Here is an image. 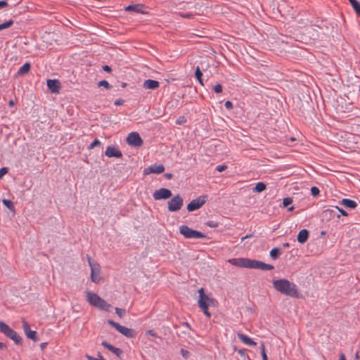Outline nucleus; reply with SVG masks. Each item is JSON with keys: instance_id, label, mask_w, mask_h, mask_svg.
<instances>
[{"instance_id": "aec40b11", "label": "nucleus", "mask_w": 360, "mask_h": 360, "mask_svg": "<svg viewBox=\"0 0 360 360\" xmlns=\"http://www.w3.org/2000/svg\"><path fill=\"white\" fill-rule=\"evenodd\" d=\"M101 345L118 357H120L122 354V351L120 348L112 346V345L108 343L106 341L102 342Z\"/></svg>"}, {"instance_id": "338daca9", "label": "nucleus", "mask_w": 360, "mask_h": 360, "mask_svg": "<svg viewBox=\"0 0 360 360\" xmlns=\"http://www.w3.org/2000/svg\"><path fill=\"white\" fill-rule=\"evenodd\" d=\"M176 123L178 124H180V123H181L180 119H177L176 120Z\"/></svg>"}, {"instance_id": "6e6d98bb", "label": "nucleus", "mask_w": 360, "mask_h": 360, "mask_svg": "<svg viewBox=\"0 0 360 360\" xmlns=\"http://www.w3.org/2000/svg\"><path fill=\"white\" fill-rule=\"evenodd\" d=\"M6 348V345L4 343L0 342V349H4Z\"/></svg>"}, {"instance_id": "39448f33", "label": "nucleus", "mask_w": 360, "mask_h": 360, "mask_svg": "<svg viewBox=\"0 0 360 360\" xmlns=\"http://www.w3.org/2000/svg\"><path fill=\"white\" fill-rule=\"evenodd\" d=\"M247 269H261L264 271H269L274 269V266L269 264H265L262 262L246 259V267Z\"/></svg>"}, {"instance_id": "4468645a", "label": "nucleus", "mask_w": 360, "mask_h": 360, "mask_svg": "<svg viewBox=\"0 0 360 360\" xmlns=\"http://www.w3.org/2000/svg\"><path fill=\"white\" fill-rule=\"evenodd\" d=\"M47 86L50 91L53 94H57L59 92L60 89V82L57 79H48Z\"/></svg>"}, {"instance_id": "e433bc0d", "label": "nucleus", "mask_w": 360, "mask_h": 360, "mask_svg": "<svg viewBox=\"0 0 360 360\" xmlns=\"http://www.w3.org/2000/svg\"><path fill=\"white\" fill-rule=\"evenodd\" d=\"M206 225L211 228H216L219 226V223L214 221H208L206 222Z\"/></svg>"}, {"instance_id": "603ef678", "label": "nucleus", "mask_w": 360, "mask_h": 360, "mask_svg": "<svg viewBox=\"0 0 360 360\" xmlns=\"http://www.w3.org/2000/svg\"><path fill=\"white\" fill-rule=\"evenodd\" d=\"M238 353L242 356H245V349H239L238 351Z\"/></svg>"}, {"instance_id": "72a5a7b5", "label": "nucleus", "mask_w": 360, "mask_h": 360, "mask_svg": "<svg viewBox=\"0 0 360 360\" xmlns=\"http://www.w3.org/2000/svg\"><path fill=\"white\" fill-rule=\"evenodd\" d=\"M98 86H103L104 88H105L106 89H109L111 88V86L110 85V84L108 83V81L106 80H101L98 83Z\"/></svg>"}, {"instance_id": "1a4fd4ad", "label": "nucleus", "mask_w": 360, "mask_h": 360, "mask_svg": "<svg viewBox=\"0 0 360 360\" xmlns=\"http://www.w3.org/2000/svg\"><path fill=\"white\" fill-rule=\"evenodd\" d=\"M207 195H201L194 200H193L187 205V210L189 212H193L200 208L207 201Z\"/></svg>"}, {"instance_id": "c756f323", "label": "nucleus", "mask_w": 360, "mask_h": 360, "mask_svg": "<svg viewBox=\"0 0 360 360\" xmlns=\"http://www.w3.org/2000/svg\"><path fill=\"white\" fill-rule=\"evenodd\" d=\"M281 254V249L278 248H273L270 252V256L272 259H276Z\"/></svg>"}, {"instance_id": "393cba45", "label": "nucleus", "mask_w": 360, "mask_h": 360, "mask_svg": "<svg viewBox=\"0 0 360 360\" xmlns=\"http://www.w3.org/2000/svg\"><path fill=\"white\" fill-rule=\"evenodd\" d=\"M31 65L30 63H25L22 65L18 71V75H25L27 74L30 70Z\"/></svg>"}, {"instance_id": "7c9ffc66", "label": "nucleus", "mask_w": 360, "mask_h": 360, "mask_svg": "<svg viewBox=\"0 0 360 360\" xmlns=\"http://www.w3.org/2000/svg\"><path fill=\"white\" fill-rule=\"evenodd\" d=\"M14 22L12 20H9L4 23L0 24V31L9 28L13 25Z\"/></svg>"}, {"instance_id": "a18cd8bd", "label": "nucleus", "mask_w": 360, "mask_h": 360, "mask_svg": "<svg viewBox=\"0 0 360 360\" xmlns=\"http://www.w3.org/2000/svg\"><path fill=\"white\" fill-rule=\"evenodd\" d=\"M335 211L338 210L341 213V214L343 215V216H347L348 215V213L345 210H344L342 208H340L338 206H335Z\"/></svg>"}, {"instance_id": "5fc2aeb1", "label": "nucleus", "mask_w": 360, "mask_h": 360, "mask_svg": "<svg viewBox=\"0 0 360 360\" xmlns=\"http://www.w3.org/2000/svg\"><path fill=\"white\" fill-rule=\"evenodd\" d=\"M164 176L167 179H170L172 177V174H170V173H166L164 174Z\"/></svg>"}, {"instance_id": "f03ea898", "label": "nucleus", "mask_w": 360, "mask_h": 360, "mask_svg": "<svg viewBox=\"0 0 360 360\" xmlns=\"http://www.w3.org/2000/svg\"><path fill=\"white\" fill-rule=\"evenodd\" d=\"M199 300H198V305L200 308L203 311V313L206 315L207 317L210 318L211 314L208 311V307L210 304L212 302V300L210 299L207 295L204 292V289L201 288L199 290Z\"/></svg>"}, {"instance_id": "b1692460", "label": "nucleus", "mask_w": 360, "mask_h": 360, "mask_svg": "<svg viewBox=\"0 0 360 360\" xmlns=\"http://www.w3.org/2000/svg\"><path fill=\"white\" fill-rule=\"evenodd\" d=\"M340 203L345 207L350 209H354L357 207V203L354 200L350 199L344 198L341 200Z\"/></svg>"}, {"instance_id": "f704fd0d", "label": "nucleus", "mask_w": 360, "mask_h": 360, "mask_svg": "<svg viewBox=\"0 0 360 360\" xmlns=\"http://www.w3.org/2000/svg\"><path fill=\"white\" fill-rule=\"evenodd\" d=\"M115 310L116 314H117V316L120 318H122L124 316V315L125 314V310L124 309H120V308H118V307H115Z\"/></svg>"}, {"instance_id": "ddd939ff", "label": "nucleus", "mask_w": 360, "mask_h": 360, "mask_svg": "<svg viewBox=\"0 0 360 360\" xmlns=\"http://www.w3.org/2000/svg\"><path fill=\"white\" fill-rule=\"evenodd\" d=\"M165 171V167L162 165H152L150 167L145 168L143 170V174L148 175L151 173L153 174H161Z\"/></svg>"}, {"instance_id": "cd10ccee", "label": "nucleus", "mask_w": 360, "mask_h": 360, "mask_svg": "<svg viewBox=\"0 0 360 360\" xmlns=\"http://www.w3.org/2000/svg\"><path fill=\"white\" fill-rule=\"evenodd\" d=\"M266 188V186L263 182H259L256 184L255 187L254 188V191L257 193H261L264 191Z\"/></svg>"}, {"instance_id": "c03bdc74", "label": "nucleus", "mask_w": 360, "mask_h": 360, "mask_svg": "<svg viewBox=\"0 0 360 360\" xmlns=\"http://www.w3.org/2000/svg\"><path fill=\"white\" fill-rule=\"evenodd\" d=\"M181 356L186 359H188L190 356V352L188 350L181 349Z\"/></svg>"}, {"instance_id": "5701e85b", "label": "nucleus", "mask_w": 360, "mask_h": 360, "mask_svg": "<svg viewBox=\"0 0 360 360\" xmlns=\"http://www.w3.org/2000/svg\"><path fill=\"white\" fill-rule=\"evenodd\" d=\"M238 337L244 344L250 346L256 345V342L255 341H253L251 338H250L249 337L243 333H238Z\"/></svg>"}, {"instance_id": "a878e982", "label": "nucleus", "mask_w": 360, "mask_h": 360, "mask_svg": "<svg viewBox=\"0 0 360 360\" xmlns=\"http://www.w3.org/2000/svg\"><path fill=\"white\" fill-rule=\"evenodd\" d=\"M356 15L360 17V3L357 0H349Z\"/></svg>"}, {"instance_id": "dca6fc26", "label": "nucleus", "mask_w": 360, "mask_h": 360, "mask_svg": "<svg viewBox=\"0 0 360 360\" xmlns=\"http://www.w3.org/2000/svg\"><path fill=\"white\" fill-rule=\"evenodd\" d=\"M22 327L25 331V333L26 334L27 337L30 339H32L34 341H37V332L34 330H32L30 328V326L27 321L23 320L22 321Z\"/></svg>"}, {"instance_id": "c9c22d12", "label": "nucleus", "mask_w": 360, "mask_h": 360, "mask_svg": "<svg viewBox=\"0 0 360 360\" xmlns=\"http://www.w3.org/2000/svg\"><path fill=\"white\" fill-rule=\"evenodd\" d=\"M101 145V141L98 139L94 140L89 146V149H92L96 146H98Z\"/></svg>"}, {"instance_id": "c85d7f7f", "label": "nucleus", "mask_w": 360, "mask_h": 360, "mask_svg": "<svg viewBox=\"0 0 360 360\" xmlns=\"http://www.w3.org/2000/svg\"><path fill=\"white\" fill-rule=\"evenodd\" d=\"M141 6V5H129L126 7L125 10L127 11H134L136 13H140Z\"/></svg>"}, {"instance_id": "de8ad7c7", "label": "nucleus", "mask_w": 360, "mask_h": 360, "mask_svg": "<svg viewBox=\"0 0 360 360\" xmlns=\"http://www.w3.org/2000/svg\"><path fill=\"white\" fill-rule=\"evenodd\" d=\"M123 103H124V100H122V99H117L115 101V105H122Z\"/></svg>"}, {"instance_id": "864d4df0", "label": "nucleus", "mask_w": 360, "mask_h": 360, "mask_svg": "<svg viewBox=\"0 0 360 360\" xmlns=\"http://www.w3.org/2000/svg\"><path fill=\"white\" fill-rule=\"evenodd\" d=\"M261 354L263 360H268L267 355L265 351H263Z\"/></svg>"}, {"instance_id": "9d476101", "label": "nucleus", "mask_w": 360, "mask_h": 360, "mask_svg": "<svg viewBox=\"0 0 360 360\" xmlns=\"http://www.w3.org/2000/svg\"><path fill=\"white\" fill-rule=\"evenodd\" d=\"M127 143L128 145L133 147H140L143 145V141L139 133L131 132L127 136Z\"/></svg>"}, {"instance_id": "f257e3e1", "label": "nucleus", "mask_w": 360, "mask_h": 360, "mask_svg": "<svg viewBox=\"0 0 360 360\" xmlns=\"http://www.w3.org/2000/svg\"><path fill=\"white\" fill-rule=\"evenodd\" d=\"M274 288L279 292L292 297H297L299 291L296 285L284 278L273 281Z\"/></svg>"}, {"instance_id": "58836bf2", "label": "nucleus", "mask_w": 360, "mask_h": 360, "mask_svg": "<svg viewBox=\"0 0 360 360\" xmlns=\"http://www.w3.org/2000/svg\"><path fill=\"white\" fill-rule=\"evenodd\" d=\"M319 189L316 187V186H313L311 188V193L313 196H316L317 195L319 194Z\"/></svg>"}, {"instance_id": "774afa93", "label": "nucleus", "mask_w": 360, "mask_h": 360, "mask_svg": "<svg viewBox=\"0 0 360 360\" xmlns=\"http://www.w3.org/2000/svg\"><path fill=\"white\" fill-rule=\"evenodd\" d=\"M293 210H294V207L293 206H292V207L288 208L289 211H292Z\"/></svg>"}, {"instance_id": "09e8293b", "label": "nucleus", "mask_w": 360, "mask_h": 360, "mask_svg": "<svg viewBox=\"0 0 360 360\" xmlns=\"http://www.w3.org/2000/svg\"><path fill=\"white\" fill-rule=\"evenodd\" d=\"M8 6V2L6 1H0V8H4Z\"/></svg>"}, {"instance_id": "4be33fe9", "label": "nucleus", "mask_w": 360, "mask_h": 360, "mask_svg": "<svg viewBox=\"0 0 360 360\" xmlns=\"http://www.w3.org/2000/svg\"><path fill=\"white\" fill-rule=\"evenodd\" d=\"M96 307L104 310L105 311H110L111 309V305L105 302L103 299L101 298L98 302L97 303Z\"/></svg>"}, {"instance_id": "412c9836", "label": "nucleus", "mask_w": 360, "mask_h": 360, "mask_svg": "<svg viewBox=\"0 0 360 360\" xmlns=\"http://www.w3.org/2000/svg\"><path fill=\"white\" fill-rule=\"evenodd\" d=\"M309 238V231L307 229L301 230L297 235V241L300 243H304Z\"/></svg>"}, {"instance_id": "49530a36", "label": "nucleus", "mask_w": 360, "mask_h": 360, "mask_svg": "<svg viewBox=\"0 0 360 360\" xmlns=\"http://www.w3.org/2000/svg\"><path fill=\"white\" fill-rule=\"evenodd\" d=\"M224 105L227 109L233 108V103L229 101H226Z\"/></svg>"}, {"instance_id": "4c0bfd02", "label": "nucleus", "mask_w": 360, "mask_h": 360, "mask_svg": "<svg viewBox=\"0 0 360 360\" xmlns=\"http://www.w3.org/2000/svg\"><path fill=\"white\" fill-rule=\"evenodd\" d=\"M292 202V200L290 198H285L283 200V207H288Z\"/></svg>"}, {"instance_id": "f3484780", "label": "nucleus", "mask_w": 360, "mask_h": 360, "mask_svg": "<svg viewBox=\"0 0 360 360\" xmlns=\"http://www.w3.org/2000/svg\"><path fill=\"white\" fill-rule=\"evenodd\" d=\"M101 297H100L97 294L94 292H91L89 291L86 292V300L93 306L96 307L98 301Z\"/></svg>"}, {"instance_id": "20e7f679", "label": "nucleus", "mask_w": 360, "mask_h": 360, "mask_svg": "<svg viewBox=\"0 0 360 360\" xmlns=\"http://www.w3.org/2000/svg\"><path fill=\"white\" fill-rule=\"evenodd\" d=\"M88 262L91 267V280L95 283H98L103 279L101 275V266L97 262L93 261L90 257H88Z\"/></svg>"}, {"instance_id": "7ed1b4c3", "label": "nucleus", "mask_w": 360, "mask_h": 360, "mask_svg": "<svg viewBox=\"0 0 360 360\" xmlns=\"http://www.w3.org/2000/svg\"><path fill=\"white\" fill-rule=\"evenodd\" d=\"M0 331L8 338L13 340L15 344H21L22 338L18 333L10 328L8 325L1 321H0Z\"/></svg>"}, {"instance_id": "2eb2a0df", "label": "nucleus", "mask_w": 360, "mask_h": 360, "mask_svg": "<svg viewBox=\"0 0 360 360\" xmlns=\"http://www.w3.org/2000/svg\"><path fill=\"white\" fill-rule=\"evenodd\" d=\"M168 209L171 212L177 211L180 209V196L179 195L168 202Z\"/></svg>"}, {"instance_id": "2f4dec72", "label": "nucleus", "mask_w": 360, "mask_h": 360, "mask_svg": "<svg viewBox=\"0 0 360 360\" xmlns=\"http://www.w3.org/2000/svg\"><path fill=\"white\" fill-rule=\"evenodd\" d=\"M195 77H196L197 80L199 82V83L202 86H203V82H202V72L200 71V68L198 67L195 70Z\"/></svg>"}, {"instance_id": "680f3d73", "label": "nucleus", "mask_w": 360, "mask_h": 360, "mask_svg": "<svg viewBox=\"0 0 360 360\" xmlns=\"http://www.w3.org/2000/svg\"><path fill=\"white\" fill-rule=\"evenodd\" d=\"M263 351H265V346H264V343H262V345H261V353H262Z\"/></svg>"}, {"instance_id": "3c124183", "label": "nucleus", "mask_w": 360, "mask_h": 360, "mask_svg": "<svg viewBox=\"0 0 360 360\" xmlns=\"http://www.w3.org/2000/svg\"><path fill=\"white\" fill-rule=\"evenodd\" d=\"M103 70H105V71H106L108 72H110L112 71L111 68L110 66H108V65H104L103 67Z\"/></svg>"}, {"instance_id": "a19ab883", "label": "nucleus", "mask_w": 360, "mask_h": 360, "mask_svg": "<svg viewBox=\"0 0 360 360\" xmlns=\"http://www.w3.org/2000/svg\"><path fill=\"white\" fill-rule=\"evenodd\" d=\"M213 90L216 92V93H221L222 91V86L221 84H217L216 85L214 86L213 87Z\"/></svg>"}, {"instance_id": "052dcab7", "label": "nucleus", "mask_w": 360, "mask_h": 360, "mask_svg": "<svg viewBox=\"0 0 360 360\" xmlns=\"http://www.w3.org/2000/svg\"><path fill=\"white\" fill-rule=\"evenodd\" d=\"M147 333L151 336H155V333L153 330H150L147 331Z\"/></svg>"}, {"instance_id": "79ce46f5", "label": "nucleus", "mask_w": 360, "mask_h": 360, "mask_svg": "<svg viewBox=\"0 0 360 360\" xmlns=\"http://www.w3.org/2000/svg\"><path fill=\"white\" fill-rule=\"evenodd\" d=\"M8 169L7 167H2L0 169V179L8 173Z\"/></svg>"}, {"instance_id": "6e6552de", "label": "nucleus", "mask_w": 360, "mask_h": 360, "mask_svg": "<svg viewBox=\"0 0 360 360\" xmlns=\"http://www.w3.org/2000/svg\"><path fill=\"white\" fill-rule=\"evenodd\" d=\"M181 333L184 335V337L181 336V338H184L186 340L188 344H192L195 341V332L191 328L187 322L181 323Z\"/></svg>"}, {"instance_id": "0eeeda50", "label": "nucleus", "mask_w": 360, "mask_h": 360, "mask_svg": "<svg viewBox=\"0 0 360 360\" xmlns=\"http://www.w3.org/2000/svg\"><path fill=\"white\" fill-rule=\"evenodd\" d=\"M181 235L189 239L205 238L206 235L187 226H181Z\"/></svg>"}, {"instance_id": "473e14b6", "label": "nucleus", "mask_w": 360, "mask_h": 360, "mask_svg": "<svg viewBox=\"0 0 360 360\" xmlns=\"http://www.w3.org/2000/svg\"><path fill=\"white\" fill-rule=\"evenodd\" d=\"M2 202L10 210H13L14 209L13 203L11 200L7 199H3Z\"/></svg>"}, {"instance_id": "9b49d317", "label": "nucleus", "mask_w": 360, "mask_h": 360, "mask_svg": "<svg viewBox=\"0 0 360 360\" xmlns=\"http://www.w3.org/2000/svg\"><path fill=\"white\" fill-rule=\"evenodd\" d=\"M172 195L171 191L164 188L155 191L153 194V198L156 200L169 199Z\"/></svg>"}, {"instance_id": "6ab92c4d", "label": "nucleus", "mask_w": 360, "mask_h": 360, "mask_svg": "<svg viewBox=\"0 0 360 360\" xmlns=\"http://www.w3.org/2000/svg\"><path fill=\"white\" fill-rule=\"evenodd\" d=\"M246 259L247 258H233V259H229L228 260V262L233 266H236L245 268L246 267Z\"/></svg>"}, {"instance_id": "bb28decb", "label": "nucleus", "mask_w": 360, "mask_h": 360, "mask_svg": "<svg viewBox=\"0 0 360 360\" xmlns=\"http://www.w3.org/2000/svg\"><path fill=\"white\" fill-rule=\"evenodd\" d=\"M323 217H333L335 215V207L333 208H329L323 212Z\"/></svg>"}, {"instance_id": "37998d69", "label": "nucleus", "mask_w": 360, "mask_h": 360, "mask_svg": "<svg viewBox=\"0 0 360 360\" xmlns=\"http://www.w3.org/2000/svg\"><path fill=\"white\" fill-rule=\"evenodd\" d=\"M226 168H227V166L226 165H218L216 167V170L218 171L219 172H221L224 171Z\"/></svg>"}, {"instance_id": "69168bd1", "label": "nucleus", "mask_w": 360, "mask_h": 360, "mask_svg": "<svg viewBox=\"0 0 360 360\" xmlns=\"http://www.w3.org/2000/svg\"><path fill=\"white\" fill-rule=\"evenodd\" d=\"M249 237H250V236H249V235H246L245 236H244V237H243V238H241V240H242V241H243L245 239L248 238Z\"/></svg>"}, {"instance_id": "bf43d9fd", "label": "nucleus", "mask_w": 360, "mask_h": 360, "mask_svg": "<svg viewBox=\"0 0 360 360\" xmlns=\"http://www.w3.org/2000/svg\"><path fill=\"white\" fill-rule=\"evenodd\" d=\"M8 105L9 106L11 107H13L15 105V102L13 101V100H11L9 102H8Z\"/></svg>"}, {"instance_id": "423d86ee", "label": "nucleus", "mask_w": 360, "mask_h": 360, "mask_svg": "<svg viewBox=\"0 0 360 360\" xmlns=\"http://www.w3.org/2000/svg\"><path fill=\"white\" fill-rule=\"evenodd\" d=\"M108 323L114 327L119 333L122 334L127 338H132L136 336V332L131 328H128L125 326H121L112 320H108Z\"/></svg>"}, {"instance_id": "8fccbe9b", "label": "nucleus", "mask_w": 360, "mask_h": 360, "mask_svg": "<svg viewBox=\"0 0 360 360\" xmlns=\"http://www.w3.org/2000/svg\"><path fill=\"white\" fill-rule=\"evenodd\" d=\"M193 16L192 13H181V18H191Z\"/></svg>"}, {"instance_id": "0e129e2a", "label": "nucleus", "mask_w": 360, "mask_h": 360, "mask_svg": "<svg viewBox=\"0 0 360 360\" xmlns=\"http://www.w3.org/2000/svg\"><path fill=\"white\" fill-rule=\"evenodd\" d=\"M283 246L284 248H289L290 247V244L288 243H283Z\"/></svg>"}, {"instance_id": "a211bd4d", "label": "nucleus", "mask_w": 360, "mask_h": 360, "mask_svg": "<svg viewBox=\"0 0 360 360\" xmlns=\"http://www.w3.org/2000/svg\"><path fill=\"white\" fill-rule=\"evenodd\" d=\"M143 87L146 89H155L160 87V83L156 80L147 79L144 81Z\"/></svg>"}, {"instance_id": "f8f14e48", "label": "nucleus", "mask_w": 360, "mask_h": 360, "mask_svg": "<svg viewBox=\"0 0 360 360\" xmlns=\"http://www.w3.org/2000/svg\"><path fill=\"white\" fill-rule=\"evenodd\" d=\"M105 155L108 158H120L122 157V153L115 146H108L105 151Z\"/></svg>"}, {"instance_id": "13d9d810", "label": "nucleus", "mask_w": 360, "mask_h": 360, "mask_svg": "<svg viewBox=\"0 0 360 360\" xmlns=\"http://www.w3.org/2000/svg\"><path fill=\"white\" fill-rule=\"evenodd\" d=\"M340 360H346V357L344 354L340 355Z\"/></svg>"}, {"instance_id": "4d7b16f0", "label": "nucleus", "mask_w": 360, "mask_h": 360, "mask_svg": "<svg viewBox=\"0 0 360 360\" xmlns=\"http://www.w3.org/2000/svg\"><path fill=\"white\" fill-rule=\"evenodd\" d=\"M47 345V343L46 342H42L41 345H40V347L41 348V349H44Z\"/></svg>"}, {"instance_id": "ea45409f", "label": "nucleus", "mask_w": 360, "mask_h": 360, "mask_svg": "<svg viewBox=\"0 0 360 360\" xmlns=\"http://www.w3.org/2000/svg\"><path fill=\"white\" fill-rule=\"evenodd\" d=\"M100 356V359H96V358H94L89 354H86L85 355V357L88 359V360H105L100 354L98 355Z\"/></svg>"}, {"instance_id": "e2e57ef3", "label": "nucleus", "mask_w": 360, "mask_h": 360, "mask_svg": "<svg viewBox=\"0 0 360 360\" xmlns=\"http://www.w3.org/2000/svg\"><path fill=\"white\" fill-rule=\"evenodd\" d=\"M359 352H357L355 354V360H359Z\"/></svg>"}]
</instances>
